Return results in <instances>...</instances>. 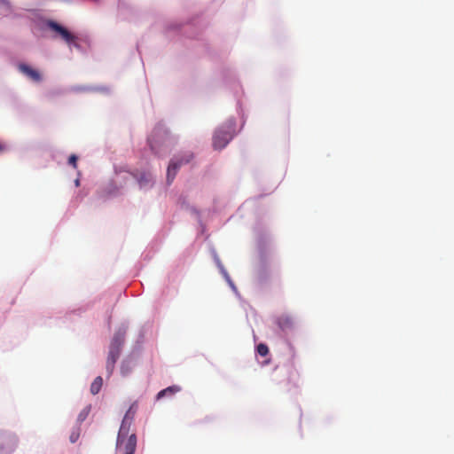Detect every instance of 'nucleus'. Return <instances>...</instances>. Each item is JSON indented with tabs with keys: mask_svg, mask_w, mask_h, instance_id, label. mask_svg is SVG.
I'll use <instances>...</instances> for the list:
<instances>
[{
	"mask_svg": "<svg viewBox=\"0 0 454 454\" xmlns=\"http://www.w3.org/2000/svg\"><path fill=\"white\" fill-rule=\"evenodd\" d=\"M124 340L125 331L120 329L114 333L111 340L106 366L108 376H111L114 372V365L120 356Z\"/></svg>",
	"mask_w": 454,
	"mask_h": 454,
	"instance_id": "nucleus-1",
	"label": "nucleus"
},
{
	"mask_svg": "<svg viewBox=\"0 0 454 454\" xmlns=\"http://www.w3.org/2000/svg\"><path fill=\"white\" fill-rule=\"evenodd\" d=\"M235 122L229 121L223 127L219 128L213 137V146L215 149H223L233 137Z\"/></svg>",
	"mask_w": 454,
	"mask_h": 454,
	"instance_id": "nucleus-2",
	"label": "nucleus"
},
{
	"mask_svg": "<svg viewBox=\"0 0 454 454\" xmlns=\"http://www.w3.org/2000/svg\"><path fill=\"white\" fill-rule=\"evenodd\" d=\"M193 159V153L191 152L184 153L180 155L175 156L169 162L167 169V181L171 184L175 179L178 169L188 164Z\"/></svg>",
	"mask_w": 454,
	"mask_h": 454,
	"instance_id": "nucleus-3",
	"label": "nucleus"
},
{
	"mask_svg": "<svg viewBox=\"0 0 454 454\" xmlns=\"http://www.w3.org/2000/svg\"><path fill=\"white\" fill-rule=\"evenodd\" d=\"M134 414H135V411H133V406H131L129 409V411L126 412V414L122 419L119 433H118L117 443H116L117 450L122 449V444L124 442V440L128 439V437L129 436V430H130V426H131L133 419H134Z\"/></svg>",
	"mask_w": 454,
	"mask_h": 454,
	"instance_id": "nucleus-4",
	"label": "nucleus"
},
{
	"mask_svg": "<svg viewBox=\"0 0 454 454\" xmlns=\"http://www.w3.org/2000/svg\"><path fill=\"white\" fill-rule=\"evenodd\" d=\"M48 27L57 33L59 37L65 41L70 47L74 45L76 48H80V45L77 43V37L72 34L70 31H68L66 27L59 25V23L55 21H49Z\"/></svg>",
	"mask_w": 454,
	"mask_h": 454,
	"instance_id": "nucleus-5",
	"label": "nucleus"
},
{
	"mask_svg": "<svg viewBox=\"0 0 454 454\" xmlns=\"http://www.w3.org/2000/svg\"><path fill=\"white\" fill-rule=\"evenodd\" d=\"M18 445L17 437L12 434H2L0 435V452L8 454L12 452Z\"/></svg>",
	"mask_w": 454,
	"mask_h": 454,
	"instance_id": "nucleus-6",
	"label": "nucleus"
},
{
	"mask_svg": "<svg viewBox=\"0 0 454 454\" xmlns=\"http://www.w3.org/2000/svg\"><path fill=\"white\" fill-rule=\"evenodd\" d=\"M18 70L34 82H41L43 81V74L40 71L25 63H20Z\"/></svg>",
	"mask_w": 454,
	"mask_h": 454,
	"instance_id": "nucleus-7",
	"label": "nucleus"
},
{
	"mask_svg": "<svg viewBox=\"0 0 454 454\" xmlns=\"http://www.w3.org/2000/svg\"><path fill=\"white\" fill-rule=\"evenodd\" d=\"M168 136V131L161 127H157L154 129L151 137L149 138V145L153 151H156L158 145L160 144V140L164 141L165 137Z\"/></svg>",
	"mask_w": 454,
	"mask_h": 454,
	"instance_id": "nucleus-8",
	"label": "nucleus"
},
{
	"mask_svg": "<svg viewBox=\"0 0 454 454\" xmlns=\"http://www.w3.org/2000/svg\"><path fill=\"white\" fill-rule=\"evenodd\" d=\"M275 322L278 325V326L284 332L290 331V330L294 329V327L295 325V322H294V318L290 315H287V314H283V315L278 316L275 319Z\"/></svg>",
	"mask_w": 454,
	"mask_h": 454,
	"instance_id": "nucleus-9",
	"label": "nucleus"
},
{
	"mask_svg": "<svg viewBox=\"0 0 454 454\" xmlns=\"http://www.w3.org/2000/svg\"><path fill=\"white\" fill-rule=\"evenodd\" d=\"M137 446V437L135 434H129L128 439L124 440L122 449L118 450L122 454H134Z\"/></svg>",
	"mask_w": 454,
	"mask_h": 454,
	"instance_id": "nucleus-10",
	"label": "nucleus"
},
{
	"mask_svg": "<svg viewBox=\"0 0 454 454\" xmlns=\"http://www.w3.org/2000/svg\"><path fill=\"white\" fill-rule=\"evenodd\" d=\"M180 390H181L180 387L176 386V385L168 387L158 393L157 399H160L166 395H173L176 394L177 392H179Z\"/></svg>",
	"mask_w": 454,
	"mask_h": 454,
	"instance_id": "nucleus-11",
	"label": "nucleus"
},
{
	"mask_svg": "<svg viewBox=\"0 0 454 454\" xmlns=\"http://www.w3.org/2000/svg\"><path fill=\"white\" fill-rule=\"evenodd\" d=\"M102 385H103V379H102V377L98 376L90 385V393L92 395H97L100 391Z\"/></svg>",
	"mask_w": 454,
	"mask_h": 454,
	"instance_id": "nucleus-12",
	"label": "nucleus"
},
{
	"mask_svg": "<svg viewBox=\"0 0 454 454\" xmlns=\"http://www.w3.org/2000/svg\"><path fill=\"white\" fill-rule=\"evenodd\" d=\"M140 187H146L153 183V176L148 173H142L137 178Z\"/></svg>",
	"mask_w": 454,
	"mask_h": 454,
	"instance_id": "nucleus-13",
	"label": "nucleus"
},
{
	"mask_svg": "<svg viewBox=\"0 0 454 454\" xmlns=\"http://www.w3.org/2000/svg\"><path fill=\"white\" fill-rule=\"evenodd\" d=\"M256 350L261 356H266L270 352L268 346L264 343L257 345Z\"/></svg>",
	"mask_w": 454,
	"mask_h": 454,
	"instance_id": "nucleus-14",
	"label": "nucleus"
},
{
	"mask_svg": "<svg viewBox=\"0 0 454 454\" xmlns=\"http://www.w3.org/2000/svg\"><path fill=\"white\" fill-rule=\"evenodd\" d=\"M131 371V366L129 365V362L123 361L121 366V372L123 376H126Z\"/></svg>",
	"mask_w": 454,
	"mask_h": 454,
	"instance_id": "nucleus-15",
	"label": "nucleus"
},
{
	"mask_svg": "<svg viewBox=\"0 0 454 454\" xmlns=\"http://www.w3.org/2000/svg\"><path fill=\"white\" fill-rule=\"evenodd\" d=\"M80 437V428L76 427L73 430L69 436V440L72 443H74Z\"/></svg>",
	"mask_w": 454,
	"mask_h": 454,
	"instance_id": "nucleus-16",
	"label": "nucleus"
},
{
	"mask_svg": "<svg viewBox=\"0 0 454 454\" xmlns=\"http://www.w3.org/2000/svg\"><path fill=\"white\" fill-rule=\"evenodd\" d=\"M77 156L74 154H72L68 159V163L71 164L74 168L77 167Z\"/></svg>",
	"mask_w": 454,
	"mask_h": 454,
	"instance_id": "nucleus-17",
	"label": "nucleus"
},
{
	"mask_svg": "<svg viewBox=\"0 0 454 454\" xmlns=\"http://www.w3.org/2000/svg\"><path fill=\"white\" fill-rule=\"evenodd\" d=\"M89 413V410H83L78 416L79 421H83Z\"/></svg>",
	"mask_w": 454,
	"mask_h": 454,
	"instance_id": "nucleus-18",
	"label": "nucleus"
},
{
	"mask_svg": "<svg viewBox=\"0 0 454 454\" xmlns=\"http://www.w3.org/2000/svg\"><path fill=\"white\" fill-rule=\"evenodd\" d=\"M75 185H76V186H79V185H80V180H79V179H76V180H75Z\"/></svg>",
	"mask_w": 454,
	"mask_h": 454,
	"instance_id": "nucleus-19",
	"label": "nucleus"
},
{
	"mask_svg": "<svg viewBox=\"0 0 454 454\" xmlns=\"http://www.w3.org/2000/svg\"><path fill=\"white\" fill-rule=\"evenodd\" d=\"M4 146L3 145L0 144V152L4 151Z\"/></svg>",
	"mask_w": 454,
	"mask_h": 454,
	"instance_id": "nucleus-20",
	"label": "nucleus"
}]
</instances>
